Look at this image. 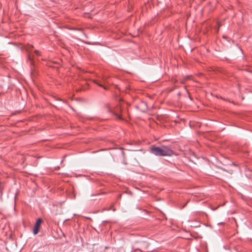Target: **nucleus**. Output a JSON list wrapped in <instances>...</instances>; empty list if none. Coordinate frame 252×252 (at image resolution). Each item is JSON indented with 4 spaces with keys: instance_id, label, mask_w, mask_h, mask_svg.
Listing matches in <instances>:
<instances>
[{
    "instance_id": "39448f33",
    "label": "nucleus",
    "mask_w": 252,
    "mask_h": 252,
    "mask_svg": "<svg viewBox=\"0 0 252 252\" xmlns=\"http://www.w3.org/2000/svg\"><path fill=\"white\" fill-rule=\"evenodd\" d=\"M34 52H35V53L36 54V55H37V56L39 55V51L35 50L34 51Z\"/></svg>"
},
{
    "instance_id": "f257e3e1",
    "label": "nucleus",
    "mask_w": 252,
    "mask_h": 252,
    "mask_svg": "<svg viewBox=\"0 0 252 252\" xmlns=\"http://www.w3.org/2000/svg\"><path fill=\"white\" fill-rule=\"evenodd\" d=\"M150 152L156 156L160 157L171 156L174 153L169 147L166 146H152L150 148Z\"/></svg>"
},
{
    "instance_id": "7ed1b4c3",
    "label": "nucleus",
    "mask_w": 252,
    "mask_h": 252,
    "mask_svg": "<svg viewBox=\"0 0 252 252\" xmlns=\"http://www.w3.org/2000/svg\"><path fill=\"white\" fill-rule=\"evenodd\" d=\"M41 221H42V220L41 219H38L36 220L35 225L34 226L33 230V233L34 234H36L38 233V232L39 231V226L41 223Z\"/></svg>"
},
{
    "instance_id": "423d86ee",
    "label": "nucleus",
    "mask_w": 252,
    "mask_h": 252,
    "mask_svg": "<svg viewBox=\"0 0 252 252\" xmlns=\"http://www.w3.org/2000/svg\"><path fill=\"white\" fill-rule=\"evenodd\" d=\"M189 76H187L186 77V79H187L188 78H189Z\"/></svg>"
},
{
    "instance_id": "20e7f679",
    "label": "nucleus",
    "mask_w": 252,
    "mask_h": 252,
    "mask_svg": "<svg viewBox=\"0 0 252 252\" xmlns=\"http://www.w3.org/2000/svg\"><path fill=\"white\" fill-rule=\"evenodd\" d=\"M97 84L100 86V87H103L105 90H107V88L105 87H104L101 84H99V83H97Z\"/></svg>"
},
{
    "instance_id": "f03ea898",
    "label": "nucleus",
    "mask_w": 252,
    "mask_h": 252,
    "mask_svg": "<svg viewBox=\"0 0 252 252\" xmlns=\"http://www.w3.org/2000/svg\"><path fill=\"white\" fill-rule=\"evenodd\" d=\"M108 111L110 113L115 115L117 118L121 119V120L122 119L121 115H120V114H119V113H120L122 111V108H121V106H117L116 107H115L113 109H110V108H109Z\"/></svg>"
}]
</instances>
